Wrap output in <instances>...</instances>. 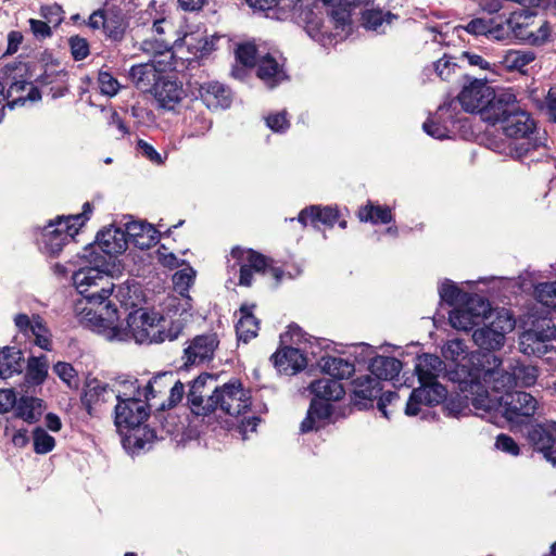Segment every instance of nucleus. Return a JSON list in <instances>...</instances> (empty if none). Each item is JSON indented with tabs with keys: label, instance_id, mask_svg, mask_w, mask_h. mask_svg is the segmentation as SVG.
Wrapping results in <instances>:
<instances>
[{
	"label": "nucleus",
	"instance_id": "nucleus-52",
	"mask_svg": "<svg viewBox=\"0 0 556 556\" xmlns=\"http://www.w3.org/2000/svg\"><path fill=\"white\" fill-rule=\"evenodd\" d=\"M195 271L189 266L176 271L173 276L175 290L185 296L190 286L193 283Z\"/></svg>",
	"mask_w": 556,
	"mask_h": 556
},
{
	"label": "nucleus",
	"instance_id": "nucleus-17",
	"mask_svg": "<svg viewBox=\"0 0 556 556\" xmlns=\"http://www.w3.org/2000/svg\"><path fill=\"white\" fill-rule=\"evenodd\" d=\"M556 339V327L551 319H542L519 337V350L526 355L542 356L549 351L551 342Z\"/></svg>",
	"mask_w": 556,
	"mask_h": 556
},
{
	"label": "nucleus",
	"instance_id": "nucleus-38",
	"mask_svg": "<svg viewBox=\"0 0 556 556\" xmlns=\"http://www.w3.org/2000/svg\"><path fill=\"white\" fill-rule=\"evenodd\" d=\"M319 366L325 374L337 380L349 378L355 371L353 363L336 356L321 357Z\"/></svg>",
	"mask_w": 556,
	"mask_h": 556
},
{
	"label": "nucleus",
	"instance_id": "nucleus-48",
	"mask_svg": "<svg viewBox=\"0 0 556 556\" xmlns=\"http://www.w3.org/2000/svg\"><path fill=\"white\" fill-rule=\"evenodd\" d=\"M534 296L543 306L556 311V281L536 285Z\"/></svg>",
	"mask_w": 556,
	"mask_h": 556
},
{
	"label": "nucleus",
	"instance_id": "nucleus-46",
	"mask_svg": "<svg viewBox=\"0 0 556 556\" xmlns=\"http://www.w3.org/2000/svg\"><path fill=\"white\" fill-rule=\"evenodd\" d=\"M114 296L126 307H135L140 302V288L135 281H126L119 285Z\"/></svg>",
	"mask_w": 556,
	"mask_h": 556
},
{
	"label": "nucleus",
	"instance_id": "nucleus-21",
	"mask_svg": "<svg viewBox=\"0 0 556 556\" xmlns=\"http://www.w3.org/2000/svg\"><path fill=\"white\" fill-rule=\"evenodd\" d=\"M556 421L547 420L532 425L528 430L527 440L533 448L542 453L544 458L556 467Z\"/></svg>",
	"mask_w": 556,
	"mask_h": 556
},
{
	"label": "nucleus",
	"instance_id": "nucleus-58",
	"mask_svg": "<svg viewBox=\"0 0 556 556\" xmlns=\"http://www.w3.org/2000/svg\"><path fill=\"white\" fill-rule=\"evenodd\" d=\"M98 83L101 92L109 97L115 96L119 89L118 81L106 72L99 73Z\"/></svg>",
	"mask_w": 556,
	"mask_h": 556
},
{
	"label": "nucleus",
	"instance_id": "nucleus-18",
	"mask_svg": "<svg viewBox=\"0 0 556 556\" xmlns=\"http://www.w3.org/2000/svg\"><path fill=\"white\" fill-rule=\"evenodd\" d=\"M503 416L511 425H520L525 418L534 416L539 409L538 400L527 392L507 393L501 397Z\"/></svg>",
	"mask_w": 556,
	"mask_h": 556
},
{
	"label": "nucleus",
	"instance_id": "nucleus-56",
	"mask_svg": "<svg viewBox=\"0 0 556 556\" xmlns=\"http://www.w3.org/2000/svg\"><path fill=\"white\" fill-rule=\"evenodd\" d=\"M237 60L244 66H253L261 56L254 45L245 43L238 47L236 51Z\"/></svg>",
	"mask_w": 556,
	"mask_h": 556
},
{
	"label": "nucleus",
	"instance_id": "nucleus-19",
	"mask_svg": "<svg viewBox=\"0 0 556 556\" xmlns=\"http://www.w3.org/2000/svg\"><path fill=\"white\" fill-rule=\"evenodd\" d=\"M128 239L123 228L110 226L101 230L93 244L86 250L85 257L105 256L106 260L126 251Z\"/></svg>",
	"mask_w": 556,
	"mask_h": 556
},
{
	"label": "nucleus",
	"instance_id": "nucleus-61",
	"mask_svg": "<svg viewBox=\"0 0 556 556\" xmlns=\"http://www.w3.org/2000/svg\"><path fill=\"white\" fill-rule=\"evenodd\" d=\"M266 125L274 131H285L289 128L290 124L287 118V113L283 111L267 116Z\"/></svg>",
	"mask_w": 556,
	"mask_h": 556
},
{
	"label": "nucleus",
	"instance_id": "nucleus-34",
	"mask_svg": "<svg viewBox=\"0 0 556 556\" xmlns=\"http://www.w3.org/2000/svg\"><path fill=\"white\" fill-rule=\"evenodd\" d=\"M200 96L211 110L226 109L231 103L229 91L217 81L203 84L200 87Z\"/></svg>",
	"mask_w": 556,
	"mask_h": 556
},
{
	"label": "nucleus",
	"instance_id": "nucleus-49",
	"mask_svg": "<svg viewBox=\"0 0 556 556\" xmlns=\"http://www.w3.org/2000/svg\"><path fill=\"white\" fill-rule=\"evenodd\" d=\"M125 29L126 22L123 14L108 11L104 26L105 34L113 40H119L122 39Z\"/></svg>",
	"mask_w": 556,
	"mask_h": 556
},
{
	"label": "nucleus",
	"instance_id": "nucleus-32",
	"mask_svg": "<svg viewBox=\"0 0 556 556\" xmlns=\"http://www.w3.org/2000/svg\"><path fill=\"white\" fill-rule=\"evenodd\" d=\"M352 386L354 404L359 407H365L367 402H371L376 399L381 391L380 382L369 375L356 378L352 382Z\"/></svg>",
	"mask_w": 556,
	"mask_h": 556
},
{
	"label": "nucleus",
	"instance_id": "nucleus-64",
	"mask_svg": "<svg viewBox=\"0 0 556 556\" xmlns=\"http://www.w3.org/2000/svg\"><path fill=\"white\" fill-rule=\"evenodd\" d=\"M551 122L556 123V89L548 90L545 102L540 106Z\"/></svg>",
	"mask_w": 556,
	"mask_h": 556
},
{
	"label": "nucleus",
	"instance_id": "nucleus-42",
	"mask_svg": "<svg viewBox=\"0 0 556 556\" xmlns=\"http://www.w3.org/2000/svg\"><path fill=\"white\" fill-rule=\"evenodd\" d=\"M534 53L522 50H507L501 56L498 63L507 71H523L534 60Z\"/></svg>",
	"mask_w": 556,
	"mask_h": 556
},
{
	"label": "nucleus",
	"instance_id": "nucleus-4",
	"mask_svg": "<svg viewBox=\"0 0 556 556\" xmlns=\"http://www.w3.org/2000/svg\"><path fill=\"white\" fill-rule=\"evenodd\" d=\"M444 370V364L439 356L422 354L417 357L415 371L420 387L414 389L406 403L405 414L417 416L422 406H432L441 403L446 395L445 388L438 382V377Z\"/></svg>",
	"mask_w": 556,
	"mask_h": 556
},
{
	"label": "nucleus",
	"instance_id": "nucleus-50",
	"mask_svg": "<svg viewBox=\"0 0 556 556\" xmlns=\"http://www.w3.org/2000/svg\"><path fill=\"white\" fill-rule=\"evenodd\" d=\"M34 451L37 454H47L55 446V440L45 429L37 427L33 432Z\"/></svg>",
	"mask_w": 556,
	"mask_h": 556
},
{
	"label": "nucleus",
	"instance_id": "nucleus-6",
	"mask_svg": "<svg viewBox=\"0 0 556 556\" xmlns=\"http://www.w3.org/2000/svg\"><path fill=\"white\" fill-rule=\"evenodd\" d=\"M117 401L114 407V424L119 432L135 429L150 414L149 404L140 396V382L132 377L116 379Z\"/></svg>",
	"mask_w": 556,
	"mask_h": 556
},
{
	"label": "nucleus",
	"instance_id": "nucleus-7",
	"mask_svg": "<svg viewBox=\"0 0 556 556\" xmlns=\"http://www.w3.org/2000/svg\"><path fill=\"white\" fill-rule=\"evenodd\" d=\"M309 389L315 399L311 403L306 418L301 424L302 432L317 430L329 422L332 405L328 402L339 401L345 394L342 383L330 378H321L312 382Z\"/></svg>",
	"mask_w": 556,
	"mask_h": 556
},
{
	"label": "nucleus",
	"instance_id": "nucleus-62",
	"mask_svg": "<svg viewBox=\"0 0 556 556\" xmlns=\"http://www.w3.org/2000/svg\"><path fill=\"white\" fill-rule=\"evenodd\" d=\"M16 403L17 399L13 389H0V414L15 408Z\"/></svg>",
	"mask_w": 556,
	"mask_h": 556
},
{
	"label": "nucleus",
	"instance_id": "nucleus-30",
	"mask_svg": "<svg viewBox=\"0 0 556 556\" xmlns=\"http://www.w3.org/2000/svg\"><path fill=\"white\" fill-rule=\"evenodd\" d=\"M213 383L214 378L212 375L203 374L195 378L189 388V392L187 394L188 402L192 412L197 415H207L210 410H206L207 406V397L204 393L207 389V383Z\"/></svg>",
	"mask_w": 556,
	"mask_h": 556
},
{
	"label": "nucleus",
	"instance_id": "nucleus-2",
	"mask_svg": "<svg viewBox=\"0 0 556 556\" xmlns=\"http://www.w3.org/2000/svg\"><path fill=\"white\" fill-rule=\"evenodd\" d=\"M463 109L479 113L481 118L495 125L505 110L515 102V90L503 88L495 91L485 80L475 79L466 85L458 96Z\"/></svg>",
	"mask_w": 556,
	"mask_h": 556
},
{
	"label": "nucleus",
	"instance_id": "nucleus-35",
	"mask_svg": "<svg viewBox=\"0 0 556 556\" xmlns=\"http://www.w3.org/2000/svg\"><path fill=\"white\" fill-rule=\"evenodd\" d=\"M369 370L379 382L392 380L402 370V363L395 357L378 355L371 359Z\"/></svg>",
	"mask_w": 556,
	"mask_h": 556
},
{
	"label": "nucleus",
	"instance_id": "nucleus-55",
	"mask_svg": "<svg viewBox=\"0 0 556 556\" xmlns=\"http://www.w3.org/2000/svg\"><path fill=\"white\" fill-rule=\"evenodd\" d=\"M456 67L457 65L452 58L445 54L434 63V71L442 80H450L455 74Z\"/></svg>",
	"mask_w": 556,
	"mask_h": 556
},
{
	"label": "nucleus",
	"instance_id": "nucleus-45",
	"mask_svg": "<svg viewBox=\"0 0 556 556\" xmlns=\"http://www.w3.org/2000/svg\"><path fill=\"white\" fill-rule=\"evenodd\" d=\"M358 217L362 222L388 224L392 220V213L388 206L375 205L369 202L358 211Z\"/></svg>",
	"mask_w": 556,
	"mask_h": 556
},
{
	"label": "nucleus",
	"instance_id": "nucleus-43",
	"mask_svg": "<svg viewBox=\"0 0 556 556\" xmlns=\"http://www.w3.org/2000/svg\"><path fill=\"white\" fill-rule=\"evenodd\" d=\"M396 16L391 12L381 10H367L363 13V25L366 29L376 33H384Z\"/></svg>",
	"mask_w": 556,
	"mask_h": 556
},
{
	"label": "nucleus",
	"instance_id": "nucleus-60",
	"mask_svg": "<svg viewBox=\"0 0 556 556\" xmlns=\"http://www.w3.org/2000/svg\"><path fill=\"white\" fill-rule=\"evenodd\" d=\"M70 45L75 60H84L89 54V46L86 39L72 37L70 39Z\"/></svg>",
	"mask_w": 556,
	"mask_h": 556
},
{
	"label": "nucleus",
	"instance_id": "nucleus-16",
	"mask_svg": "<svg viewBox=\"0 0 556 556\" xmlns=\"http://www.w3.org/2000/svg\"><path fill=\"white\" fill-rule=\"evenodd\" d=\"M506 23L510 25L513 36L528 45H543L549 37V27L546 22L542 21L536 30L532 29L535 26V14L530 10L513 12L506 18Z\"/></svg>",
	"mask_w": 556,
	"mask_h": 556
},
{
	"label": "nucleus",
	"instance_id": "nucleus-8",
	"mask_svg": "<svg viewBox=\"0 0 556 556\" xmlns=\"http://www.w3.org/2000/svg\"><path fill=\"white\" fill-rule=\"evenodd\" d=\"M91 211V204L86 202L83 206V213L59 216L54 220H50L41 231L39 239L40 250L49 256H58L89 219Z\"/></svg>",
	"mask_w": 556,
	"mask_h": 556
},
{
	"label": "nucleus",
	"instance_id": "nucleus-29",
	"mask_svg": "<svg viewBox=\"0 0 556 556\" xmlns=\"http://www.w3.org/2000/svg\"><path fill=\"white\" fill-rule=\"evenodd\" d=\"M454 123L451 104L442 105L439 108L435 119L430 118L425 122L422 129L427 135L443 140L451 137L453 132L451 126H453Z\"/></svg>",
	"mask_w": 556,
	"mask_h": 556
},
{
	"label": "nucleus",
	"instance_id": "nucleus-31",
	"mask_svg": "<svg viewBox=\"0 0 556 556\" xmlns=\"http://www.w3.org/2000/svg\"><path fill=\"white\" fill-rule=\"evenodd\" d=\"M257 76L268 88H274L287 78L282 64L270 53L258 56Z\"/></svg>",
	"mask_w": 556,
	"mask_h": 556
},
{
	"label": "nucleus",
	"instance_id": "nucleus-39",
	"mask_svg": "<svg viewBox=\"0 0 556 556\" xmlns=\"http://www.w3.org/2000/svg\"><path fill=\"white\" fill-rule=\"evenodd\" d=\"M43 409L42 400L34 396H21L15 406V416L33 424L39 420Z\"/></svg>",
	"mask_w": 556,
	"mask_h": 556
},
{
	"label": "nucleus",
	"instance_id": "nucleus-27",
	"mask_svg": "<svg viewBox=\"0 0 556 556\" xmlns=\"http://www.w3.org/2000/svg\"><path fill=\"white\" fill-rule=\"evenodd\" d=\"M275 367L285 374H295L306 366V357L298 348L283 346L273 356Z\"/></svg>",
	"mask_w": 556,
	"mask_h": 556
},
{
	"label": "nucleus",
	"instance_id": "nucleus-1",
	"mask_svg": "<svg viewBox=\"0 0 556 556\" xmlns=\"http://www.w3.org/2000/svg\"><path fill=\"white\" fill-rule=\"evenodd\" d=\"M473 367H459L452 379L459 383V391L467 403L476 409L490 410L495 401L490 391L503 392L515 387L529 388L538 379L534 366L516 363L508 369L502 368V359L496 355L475 356Z\"/></svg>",
	"mask_w": 556,
	"mask_h": 556
},
{
	"label": "nucleus",
	"instance_id": "nucleus-53",
	"mask_svg": "<svg viewBox=\"0 0 556 556\" xmlns=\"http://www.w3.org/2000/svg\"><path fill=\"white\" fill-rule=\"evenodd\" d=\"M54 374L68 387L77 386V374L70 363L59 362L53 366Z\"/></svg>",
	"mask_w": 556,
	"mask_h": 556
},
{
	"label": "nucleus",
	"instance_id": "nucleus-36",
	"mask_svg": "<svg viewBox=\"0 0 556 556\" xmlns=\"http://www.w3.org/2000/svg\"><path fill=\"white\" fill-rule=\"evenodd\" d=\"M337 219L338 211L336 208L330 206L320 207L317 205L302 210L298 217V220L304 226L312 224L314 227H317V223L333 226Z\"/></svg>",
	"mask_w": 556,
	"mask_h": 556
},
{
	"label": "nucleus",
	"instance_id": "nucleus-41",
	"mask_svg": "<svg viewBox=\"0 0 556 556\" xmlns=\"http://www.w3.org/2000/svg\"><path fill=\"white\" fill-rule=\"evenodd\" d=\"M48 375V359L46 356H34L28 359L25 374L26 391L43 383Z\"/></svg>",
	"mask_w": 556,
	"mask_h": 556
},
{
	"label": "nucleus",
	"instance_id": "nucleus-13",
	"mask_svg": "<svg viewBox=\"0 0 556 556\" xmlns=\"http://www.w3.org/2000/svg\"><path fill=\"white\" fill-rule=\"evenodd\" d=\"M515 325V319L509 311L495 309L489 314L483 327L473 331L472 340L482 350H500L505 344L506 334L514 330Z\"/></svg>",
	"mask_w": 556,
	"mask_h": 556
},
{
	"label": "nucleus",
	"instance_id": "nucleus-20",
	"mask_svg": "<svg viewBox=\"0 0 556 556\" xmlns=\"http://www.w3.org/2000/svg\"><path fill=\"white\" fill-rule=\"evenodd\" d=\"M113 401H117L116 379L112 386L97 379L90 380L81 399L84 406L91 416L101 414Z\"/></svg>",
	"mask_w": 556,
	"mask_h": 556
},
{
	"label": "nucleus",
	"instance_id": "nucleus-11",
	"mask_svg": "<svg viewBox=\"0 0 556 556\" xmlns=\"http://www.w3.org/2000/svg\"><path fill=\"white\" fill-rule=\"evenodd\" d=\"M326 3L338 4L327 20V23L309 21L306 25L307 34L323 46H327L346 38L352 31L351 14L346 8L342 7L345 0H324Z\"/></svg>",
	"mask_w": 556,
	"mask_h": 556
},
{
	"label": "nucleus",
	"instance_id": "nucleus-12",
	"mask_svg": "<svg viewBox=\"0 0 556 556\" xmlns=\"http://www.w3.org/2000/svg\"><path fill=\"white\" fill-rule=\"evenodd\" d=\"M206 410L210 413L219 408L229 416L244 414L252 404L250 391L244 389L239 380H230L220 387H215L207 397Z\"/></svg>",
	"mask_w": 556,
	"mask_h": 556
},
{
	"label": "nucleus",
	"instance_id": "nucleus-33",
	"mask_svg": "<svg viewBox=\"0 0 556 556\" xmlns=\"http://www.w3.org/2000/svg\"><path fill=\"white\" fill-rule=\"evenodd\" d=\"M190 298L186 295L185 304L181 305L180 313L177 318L170 320L169 325L161 323L160 342L166 340L173 341L177 339L182 332L185 326L192 320L191 305L189 303Z\"/></svg>",
	"mask_w": 556,
	"mask_h": 556
},
{
	"label": "nucleus",
	"instance_id": "nucleus-22",
	"mask_svg": "<svg viewBox=\"0 0 556 556\" xmlns=\"http://www.w3.org/2000/svg\"><path fill=\"white\" fill-rule=\"evenodd\" d=\"M230 255L240 266L239 283L241 286H251L253 273H261L267 266L266 258L253 250L235 248L231 250Z\"/></svg>",
	"mask_w": 556,
	"mask_h": 556
},
{
	"label": "nucleus",
	"instance_id": "nucleus-14",
	"mask_svg": "<svg viewBox=\"0 0 556 556\" xmlns=\"http://www.w3.org/2000/svg\"><path fill=\"white\" fill-rule=\"evenodd\" d=\"M111 264L105 256H94L89 266L80 267L73 274V282L78 293H85L91 287H97L105 294L115 291V285L110 275Z\"/></svg>",
	"mask_w": 556,
	"mask_h": 556
},
{
	"label": "nucleus",
	"instance_id": "nucleus-37",
	"mask_svg": "<svg viewBox=\"0 0 556 556\" xmlns=\"http://www.w3.org/2000/svg\"><path fill=\"white\" fill-rule=\"evenodd\" d=\"M254 305H242L240 307V318L236 325L238 339L243 342H249L257 336L258 320L253 315Z\"/></svg>",
	"mask_w": 556,
	"mask_h": 556
},
{
	"label": "nucleus",
	"instance_id": "nucleus-47",
	"mask_svg": "<svg viewBox=\"0 0 556 556\" xmlns=\"http://www.w3.org/2000/svg\"><path fill=\"white\" fill-rule=\"evenodd\" d=\"M439 294L442 301L450 305L462 304L469 296L464 293L453 281L444 280L439 287Z\"/></svg>",
	"mask_w": 556,
	"mask_h": 556
},
{
	"label": "nucleus",
	"instance_id": "nucleus-63",
	"mask_svg": "<svg viewBox=\"0 0 556 556\" xmlns=\"http://www.w3.org/2000/svg\"><path fill=\"white\" fill-rule=\"evenodd\" d=\"M138 150L142 153L144 157L151 161L154 164L161 165L164 160L161 154L148 142L144 140H138L137 142Z\"/></svg>",
	"mask_w": 556,
	"mask_h": 556
},
{
	"label": "nucleus",
	"instance_id": "nucleus-51",
	"mask_svg": "<svg viewBox=\"0 0 556 556\" xmlns=\"http://www.w3.org/2000/svg\"><path fill=\"white\" fill-rule=\"evenodd\" d=\"M30 336L34 337L36 345L46 351L52 350L51 334L46 325L42 323L40 317L35 318V325L33 326V332Z\"/></svg>",
	"mask_w": 556,
	"mask_h": 556
},
{
	"label": "nucleus",
	"instance_id": "nucleus-57",
	"mask_svg": "<svg viewBox=\"0 0 556 556\" xmlns=\"http://www.w3.org/2000/svg\"><path fill=\"white\" fill-rule=\"evenodd\" d=\"M491 27V18H472L463 28L473 36H485L488 38Z\"/></svg>",
	"mask_w": 556,
	"mask_h": 556
},
{
	"label": "nucleus",
	"instance_id": "nucleus-15",
	"mask_svg": "<svg viewBox=\"0 0 556 556\" xmlns=\"http://www.w3.org/2000/svg\"><path fill=\"white\" fill-rule=\"evenodd\" d=\"M495 309L491 308L489 301L479 295H470L458 307L450 313V324L457 330L468 331L476 326L484 324Z\"/></svg>",
	"mask_w": 556,
	"mask_h": 556
},
{
	"label": "nucleus",
	"instance_id": "nucleus-26",
	"mask_svg": "<svg viewBox=\"0 0 556 556\" xmlns=\"http://www.w3.org/2000/svg\"><path fill=\"white\" fill-rule=\"evenodd\" d=\"M442 355L445 359L451 361L456 364L454 370L448 372L450 380L456 383L459 387V383L452 379L453 372H455L459 367H473L475 365L471 363L475 356H484L485 354L481 353H472L470 357H468V349L463 340L453 339L447 341L442 348ZM477 362V359H475Z\"/></svg>",
	"mask_w": 556,
	"mask_h": 556
},
{
	"label": "nucleus",
	"instance_id": "nucleus-9",
	"mask_svg": "<svg viewBox=\"0 0 556 556\" xmlns=\"http://www.w3.org/2000/svg\"><path fill=\"white\" fill-rule=\"evenodd\" d=\"M164 318L157 313L147 312L144 309H137L128 314L126 325L119 320L116 313V321L114 323L117 329L124 330L123 338H105L109 341H126L134 339L137 343H160L161 323Z\"/></svg>",
	"mask_w": 556,
	"mask_h": 556
},
{
	"label": "nucleus",
	"instance_id": "nucleus-5",
	"mask_svg": "<svg viewBox=\"0 0 556 556\" xmlns=\"http://www.w3.org/2000/svg\"><path fill=\"white\" fill-rule=\"evenodd\" d=\"M114 291H109L103 294L97 287H91L89 291L79 293L81 295L75 302L74 312L80 325L91 329L104 338H123L124 330L117 329L116 308L112 307L111 302L102 307L100 311L96 306H100L113 294Z\"/></svg>",
	"mask_w": 556,
	"mask_h": 556
},
{
	"label": "nucleus",
	"instance_id": "nucleus-3",
	"mask_svg": "<svg viewBox=\"0 0 556 556\" xmlns=\"http://www.w3.org/2000/svg\"><path fill=\"white\" fill-rule=\"evenodd\" d=\"M497 123L502 124L504 135L511 140L503 149L496 147L500 153L522 160L531 150L543 144L541 137H533L536 124L527 111L518 106L516 92L514 104L505 110Z\"/></svg>",
	"mask_w": 556,
	"mask_h": 556
},
{
	"label": "nucleus",
	"instance_id": "nucleus-10",
	"mask_svg": "<svg viewBox=\"0 0 556 556\" xmlns=\"http://www.w3.org/2000/svg\"><path fill=\"white\" fill-rule=\"evenodd\" d=\"M184 394V384L175 380L172 372L155 375L144 386L140 383V396L149 404L150 409L173 407L182 400Z\"/></svg>",
	"mask_w": 556,
	"mask_h": 556
},
{
	"label": "nucleus",
	"instance_id": "nucleus-25",
	"mask_svg": "<svg viewBox=\"0 0 556 556\" xmlns=\"http://www.w3.org/2000/svg\"><path fill=\"white\" fill-rule=\"evenodd\" d=\"M153 94L159 105L165 110H174L186 97L180 83L163 77L155 85Z\"/></svg>",
	"mask_w": 556,
	"mask_h": 556
},
{
	"label": "nucleus",
	"instance_id": "nucleus-23",
	"mask_svg": "<svg viewBox=\"0 0 556 556\" xmlns=\"http://www.w3.org/2000/svg\"><path fill=\"white\" fill-rule=\"evenodd\" d=\"M218 343L215 333L197 336L185 349L186 364L194 365L212 359Z\"/></svg>",
	"mask_w": 556,
	"mask_h": 556
},
{
	"label": "nucleus",
	"instance_id": "nucleus-24",
	"mask_svg": "<svg viewBox=\"0 0 556 556\" xmlns=\"http://www.w3.org/2000/svg\"><path fill=\"white\" fill-rule=\"evenodd\" d=\"M156 60L149 61L132 65L129 71V78L137 89L141 91L153 90L155 85L161 80L162 72L165 71V65L157 67Z\"/></svg>",
	"mask_w": 556,
	"mask_h": 556
},
{
	"label": "nucleus",
	"instance_id": "nucleus-40",
	"mask_svg": "<svg viewBox=\"0 0 556 556\" xmlns=\"http://www.w3.org/2000/svg\"><path fill=\"white\" fill-rule=\"evenodd\" d=\"M23 368V356L16 348L7 346L0 351V378L8 379L20 374Z\"/></svg>",
	"mask_w": 556,
	"mask_h": 556
},
{
	"label": "nucleus",
	"instance_id": "nucleus-44",
	"mask_svg": "<svg viewBox=\"0 0 556 556\" xmlns=\"http://www.w3.org/2000/svg\"><path fill=\"white\" fill-rule=\"evenodd\" d=\"M141 50L154 56H162V60L156 61L159 65H170L173 53L170 52V43L166 39H144L141 43Z\"/></svg>",
	"mask_w": 556,
	"mask_h": 556
},
{
	"label": "nucleus",
	"instance_id": "nucleus-54",
	"mask_svg": "<svg viewBox=\"0 0 556 556\" xmlns=\"http://www.w3.org/2000/svg\"><path fill=\"white\" fill-rule=\"evenodd\" d=\"M511 35V27L506 23V20L497 21L496 18H491L489 39L502 41L510 38Z\"/></svg>",
	"mask_w": 556,
	"mask_h": 556
},
{
	"label": "nucleus",
	"instance_id": "nucleus-59",
	"mask_svg": "<svg viewBox=\"0 0 556 556\" xmlns=\"http://www.w3.org/2000/svg\"><path fill=\"white\" fill-rule=\"evenodd\" d=\"M495 447L511 456H518L520 454V447L517 442L511 437L504 433L496 437Z\"/></svg>",
	"mask_w": 556,
	"mask_h": 556
},
{
	"label": "nucleus",
	"instance_id": "nucleus-28",
	"mask_svg": "<svg viewBox=\"0 0 556 556\" xmlns=\"http://www.w3.org/2000/svg\"><path fill=\"white\" fill-rule=\"evenodd\" d=\"M128 242H131L137 248L144 250L149 249L157 242V230L144 222H129L124 229Z\"/></svg>",
	"mask_w": 556,
	"mask_h": 556
}]
</instances>
